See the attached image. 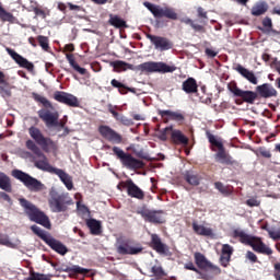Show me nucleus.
Masks as SVG:
<instances>
[{
	"mask_svg": "<svg viewBox=\"0 0 280 280\" xmlns=\"http://www.w3.org/2000/svg\"><path fill=\"white\" fill-rule=\"evenodd\" d=\"M28 135L33 140H27L25 142V147L27 150L33 152L35 156L40 159L35 161V167H37V170H42V172H48L49 174H55V172L58 168L49 164V160L47 159V155L43 153V151L44 152L56 151L58 150V144L55 141H52L51 138L45 137V133H43V130H40V128L36 126H31L28 128Z\"/></svg>",
	"mask_w": 280,
	"mask_h": 280,
	"instance_id": "nucleus-1",
	"label": "nucleus"
},
{
	"mask_svg": "<svg viewBox=\"0 0 280 280\" xmlns=\"http://www.w3.org/2000/svg\"><path fill=\"white\" fill-rule=\"evenodd\" d=\"M195 264L196 266L189 261L184 265L185 270H192V272H196L199 275L198 279L202 280H213V277H218V275H222V269L220 267L213 265L205 254L202 253H195ZM199 268V269H198Z\"/></svg>",
	"mask_w": 280,
	"mask_h": 280,
	"instance_id": "nucleus-2",
	"label": "nucleus"
},
{
	"mask_svg": "<svg viewBox=\"0 0 280 280\" xmlns=\"http://www.w3.org/2000/svg\"><path fill=\"white\" fill-rule=\"evenodd\" d=\"M206 137L210 143V150L212 152H217L214 154V160L217 163H222L224 165H240V162L233 160V156L226 152V148H224V142H222V138L215 137L210 131L206 132Z\"/></svg>",
	"mask_w": 280,
	"mask_h": 280,
	"instance_id": "nucleus-3",
	"label": "nucleus"
},
{
	"mask_svg": "<svg viewBox=\"0 0 280 280\" xmlns=\"http://www.w3.org/2000/svg\"><path fill=\"white\" fill-rule=\"evenodd\" d=\"M233 237L240 240L241 244L250 246L253 250L259 255H272V248L268 247V245L261 241V237L253 236L242 230H234Z\"/></svg>",
	"mask_w": 280,
	"mask_h": 280,
	"instance_id": "nucleus-4",
	"label": "nucleus"
},
{
	"mask_svg": "<svg viewBox=\"0 0 280 280\" xmlns=\"http://www.w3.org/2000/svg\"><path fill=\"white\" fill-rule=\"evenodd\" d=\"M19 202L21 207L24 208L26 215H28L32 222L40 224V226H44V229H51V221H49V217H47L45 212L37 209L34 203L25 198H20Z\"/></svg>",
	"mask_w": 280,
	"mask_h": 280,
	"instance_id": "nucleus-5",
	"label": "nucleus"
},
{
	"mask_svg": "<svg viewBox=\"0 0 280 280\" xmlns=\"http://www.w3.org/2000/svg\"><path fill=\"white\" fill-rule=\"evenodd\" d=\"M31 231L35 235H37V237H40L43 242H45V244H47V246L51 248V250H55V253H58V255L65 256L69 253V248L66 247V245L62 244V242L47 235V233L43 229H40L38 225H32Z\"/></svg>",
	"mask_w": 280,
	"mask_h": 280,
	"instance_id": "nucleus-6",
	"label": "nucleus"
},
{
	"mask_svg": "<svg viewBox=\"0 0 280 280\" xmlns=\"http://www.w3.org/2000/svg\"><path fill=\"white\" fill-rule=\"evenodd\" d=\"M112 152L114 156L120 161L121 165L127 167V170H143V167H145V163H143V161L137 160V158L132 156L130 153H126L119 147H113Z\"/></svg>",
	"mask_w": 280,
	"mask_h": 280,
	"instance_id": "nucleus-7",
	"label": "nucleus"
},
{
	"mask_svg": "<svg viewBox=\"0 0 280 280\" xmlns=\"http://www.w3.org/2000/svg\"><path fill=\"white\" fill-rule=\"evenodd\" d=\"M13 178H16V180H20V183H23L24 187L28 189V191H33L35 194H38V191H43L45 185L43 182L36 179L32 175L21 171V170H13L12 171Z\"/></svg>",
	"mask_w": 280,
	"mask_h": 280,
	"instance_id": "nucleus-8",
	"label": "nucleus"
},
{
	"mask_svg": "<svg viewBox=\"0 0 280 280\" xmlns=\"http://www.w3.org/2000/svg\"><path fill=\"white\" fill-rule=\"evenodd\" d=\"M142 73H174L176 66H170L163 61H147L136 67Z\"/></svg>",
	"mask_w": 280,
	"mask_h": 280,
	"instance_id": "nucleus-9",
	"label": "nucleus"
},
{
	"mask_svg": "<svg viewBox=\"0 0 280 280\" xmlns=\"http://www.w3.org/2000/svg\"><path fill=\"white\" fill-rule=\"evenodd\" d=\"M116 253L118 255H139V253H143V246L135 243L131 238L119 237L116 241Z\"/></svg>",
	"mask_w": 280,
	"mask_h": 280,
	"instance_id": "nucleus-10",
	"label": "nucleus"
},
{
	"mask_svg": "<svg viewBox=\"0 0 280 280\" xmlns=\"http://www.w3.org/2000/svg\"><path fill=\"white\" fill-rule=\"evenodd\" d=\"M48 205L52 213H62L67 211L69 205H73L69 195L55 192L50 195Z\"/></svg>",
	"mask_w": 280,
	"mask_h": 280,
	"instance_id": "nucleus-11",
	"label": "nucleus"
},
{
	"mask_svg": "<svg viewBox=\"0 0 280 280\" xmlns=\"http://www.w3.org/2000/svg\"><path fill=\"white\" fill-rule=\"evenodd\" d=\"M144 8H148L149 11L153 14L155 19H170L171 21H178V13H176V9L165 7L161 8L151 2H143Z\"/></svg>",
	"mask_w": 280,
	"mask_h": 280,
	"instance_id": "nucleus-12",
	"label": "nucleus"
},
{
	"mask_svg": "<svg viewBox=\"0 0 280 280\" xmlns=\"http://www.w3.org/2000/svg\"><path fill=\"white\" fill-rule=\"evenodd\" d=\"M39 119L44 121L46 128H65L66 122L60 119L58 112H51L49 109H39L37 112Z\"/></svg>",
	"mask_w": 280,
	"mask_h": 280,
	"instance_id": "nucleus-13",
	"label": "nucleus"
},
{
	"mask_svg": "<svg viewBox=\"0 0 280 280\" xmlns=\"http://www.w3.org/2000/svg\"><path fill=\"white\" fill-rule=\"evenodd\" d=\"M138 215L149 222L150 224H165V211L163 210H150L148 207L143 206L137 210Z\"/></svg>",
	"mask_w": 280,
	"mask_h": 280,
	"instance_id": "nucleus-14",
	"label": "nucleus"
},
{
	"mask_svg": "<svg viewBox=\"0 0 280 280\" xmlns=\"http://www.w3.org/2000/svg\"><path fill=\"white\" fill-rule=\"evenodd\" d=\"M228 89L232 92L234 97H241L242 102H245V104H255V101L259 98L257 90L255 92L249 90L244 91L237 86V83H230Z\"/></svg>",
	"mask_w": 280,
	"mask_h": 280,
	"instance_id": "nucleus-15",
	"label": "nucleus"
},
{
	"mask_svg": "<svg viewBox=\"0 0 280 280\" xmlns=\"http://www.w3.org/2000/svg\"><path fill=\"white\" fill-rule=\"evenodd\" d=\"M98 132L103 139H106V141H109L110 143H124V137H121V135H119L109 126L101 125L98 127Z\"/></svg>",
	"mask_w": 280,
	"mask_h": 280,
	"instance_id": "nucleus-16",
	"label": "nucleus"
},
{
	"mask_svg": "<svg viewBox=\"0 0 280 280\" xmlns=\"http://www.w3.org/2000/svg\"><path fill=\"white\" fill-rule=\"evenodd\" d=\"M124 189H127V194L130 198H136L137 200H144L145 192L135 184L132 179H127L126 182L120 183Z\"/></svg>",
	"mask_w": 280,
	"mask_h": 280,
	"instance_id": "nucleus-17",
	"label": "nucleus"
},
{
	"mask_svg": "<svg viewBox=\"0 0 280 280\" xmlns=\"http://www.w3.org/2000/svg\"><path fill=\"white\" fill-rule=\"evenodd\" d=\"M7 54L21 67L22 69H27L31 73L34 71V63L23 56H21L19 52H16L14 49L7 47L5 48Z\"/></svg>",
	"mask_w": 280,
	"mask_h": 280,
	"instance_id": "nucleus-18",
	"label": "nucleus"
},
{
	"mask_svg": "<svg viewBox=\"0 0 280 280\" xmlns=\"http://www.w3.org/2000/svg\"><path fill=\"white\" fill-rule=\"evenodd\" d=\"M147 38L154 45L155 49H160V51H167L174 47L172 40L166 37L147 34Z\"/></svg>",
	"mask_w": 280,
	"mask_h": 280,
	"instance_id": "nucleus-19",
	"label": "nucleus"
},
{
	"mask_svg": "<svg viewBox=\"0 0 280 280\" xmlns=\"http://www.w3.org/2000/svg\"><path fill=\"white\" fill-rule=\"evenodd\" d=\"M256 93L259 100H270L279 95V92H277V89H275V86H272V84L270 83H262L260 85H257Z\"/></svg>",
	"mask_w": 280,
	"mask_h": 280,
	"instance_id": "nucleus-20",
	"label": "nucleus"
},
{
	"mask_svg": "<svg viewBox=\"0 0 280 280\" xmlns=\"http://www.w3.org/2000/svg\"><path fill=\"white\" fill-rule=\"evenodd\" d=\"M150 235H151V242H150L151 248L155 250V253H158L159 255H167V253H170V246L163 243L159 234H150Z\"/></svg>",
	"mask_w": 280,
	"mask_h": 280,
	"instance_id": "nucleus-21",
	"label": "nucleus"
},
{
	"mask_svg": "<svg viewBox=\"0 0 280 280\" xmlns=\"http://www.w3.org/2000/svg\"><path fill=\"white\" fill-rule=\"evenodd\" d=\"M234 69L237 71V73H240V75H242V78L247 80L249 84H254L255 86L259 84V79H257V75H255V72H253V70H248L240 63Z\"/></svg>",
	"mask_w": 280,
	"mask_h": 280,
	"instance_id": "nucleus-22",
	"label": "nucleus"
},
{
	"mask_svg": "<svg viewBox=\"0 0 280 280\" xmlns=\"http://www.w3.org/2000/svg\"><path fill=\"white\" fill-rule=\"evenodd\" d=\"M0 95L1 97H12V84L3 71H0Z\"/></svg>",
	"mask_w": 280,
	"mask_h": 280,
	"instance_id": "nucleus-23",
	"label": "nucleus"
},
{
	"mask_svg": "<svg viewBox=\"0 0 280 280\" xmlns=\"http://www.w3.org/2000/svg\"><path fill=\"white\" fill-rule=\"evenodd\" d=\"M171 141L175 145H189V138L183 133V131L178 129H173L171 133Z\"/></svg>",
	"mask_w": 280,
	"mask_h": 280,
	"instance_id": "nucleus-24",
	"label": "nucleus"
},
{
	"mask_svg": "<svg viewBox=\"0 0 280 280\" xmlns=\"http://www.w3.org/2000/svg\"><path fill=\"white\" fill-rule=\"evenodd\" d=\"M231 255H233V246L223 244L220 257V264L223 266V268H226L231 262Z\"/></svg>",
	"mask_w": 280,
	"mask_h": 280,
	"instance_id": "nucleus-25",
	"label": "nucleus"
},
{
	"mask_svg": "<svg viewBox=\"0 0 280 280\" xmlns=\"http://www.w3.org/2000/svg\"><path fill=\"white\" fill-rule=\"evenodd\" d=\"M57 270L59 272H69V277H73V275H89V269L82 268L78 265H73L72 267L63 265L59 267Z\"/></svg>",
	"mask_w": 280,
	"mask_h": 280,
	"instance_id": "nucleus-26",
	"label": "nucleus"
},
{
	"mask_svg": "<svg viewBox=\"0 0 280 280\" xmlns=\"http://www.w3.org/2000/svg\"><path fill=\"white\" fill-rule=\"evenodd\" d=\"M182 90L184 93L191 95L194 93H198V82L194 78H188L182 84Z\"/></svg>",
	"mask_w": 280,
	"mask_h": 280,
	"instance_id": "nucleus-27",
	"label": "nucleus"
},
{
	"mask_svg": "<svg viewBox=\"0 0 280 280\" xmlns=\"http://www.w3.org/2000/svg\"><path fill=\"white\" fill-rule=\"evenodd\" d=\"M110 84L113 89H118V93H120V95H128V93H137V89L128 88L126 84L119 82V80L117 79H113L110 81Z\"/></svg>",
	"mask_w": 280,
	"mask_h": 280,
	"instance_id": "nucleus-28",
	"label": "nucleus"
},
{
	"mask_svg": "<svg viewBox=\"0 0 280 280\" xmlns=\"http://www.w3.org/2000/svg\"><path fill=\"white\" fill-rule=\"evenodd\" d=\"M52 174H56V176L60 178V180L63 183V185H66L69 191L73 189V179L69 174L65 173V171H62L61 168H57Z\"/></svg>",
	"mask_w": 280,
	"mask_h": 280,
	"instance_id": "nucleus-29",
	"label": "nucleus"
},
{
	"mask_svg": "<svg viewBox=\"0 0 280 280\" xmlns=\"http://www.w3.org/2000/svg\"><path fill=\"white\" fill-rule=\"evenodd\" d=\"M158 115H160V117H168V119H171V121H185V116L178 112H172L170 109L163 110L160 109L158 112Z\"/></svg>",
	"mask_w": 280,
	"mask_h": 280,
	"instance_id": "nucleus-30",
	"label": "nucleus"
},
{
	"mask_svg": "<svg viewBox=\"0 0 280 280\" xmlns=\"http://www.w3.org/2000/svg\"><path fill=\"white\" fill-rule=\"evenodd\" d=\"M184 179L188 185H191L192 187H198L200 185L201 177L198 173L194 171H186L184 174Z\"/></svg>",
	"mask_w": 280,
	"mask_h": 280,
	"instance_id": "nucleus-31",
	"label": "nucleus"
},
{
	"mask_svg": "<svg viewBox=\"0 0 280 280\" xmlns=\"http://www.w3.org/2000/svg\"><path fill=\"white\" fill-rule=\"evenodd\" d=\"M192 231L196 235H201L203 237H211L213 235V230L205 225L198 224V222H192Z\"/></svg>",
	"mask_w": 280,
	"mask_h": 280,
	"instance_id": "nucleus-32",
	"label": "nucleus"
},
{
	"mask_svg": "<svg viewBox=\"0 0 280 280\" xmlns=\"http://www.w3.org/2000/svg\"><path fill=\"white\" fill-rule=\"evenodd\" d=\"M267 12H268V3H266L265 1L255 3L250 10L252 16H261Z\"/></svg>",
	"mask_w": 280,
	"mask_h": 280,
	"instance_id": "nucleus-33",
	"label": "nucleus"
},
{
	"mask_svg": "<svg viewBox=\"0 0 280 280\" xmlns=\"http://www.w3.org/2000/svg\"><path fill=\"white\" fill-rule=\"evenodd\" d=\"M0 189L7 191L8 194H12V179L5 173L0 171Z\"/></svg>",
	"mask_w": 280,
	"mask_h": 280,
	"instance_id": "nucleus-34",
	"label": "nucleus"
},
{
	"mask_svg": "<svg viewBox=\"0 0 280 280\" xmlns=\"http://www.w3.org/2000/svg\"><path fill=\"white\" fill-rule=\"evenodd\" d=\"M88 229L92 235H101L102 233V223L95 219H88L85 221Z\"/></svg>",
	"mask_w": 280,
	"mask_h": 280,
	"instance_id": "nucleus-35",
	"label": "nucleus"
},
{
	"mask_svg": "<svg viewBox=\"0 0 280 280\" xmlns=\"http://www.w3.org/2000/svg\"><path fill=\"white\" fill-rule=\"evenodd\" d=\"M66 58H67L70 67H72V69H74V71L80 73V75H86V68H82V67H80V65H78V62H75V57H73V54H67Z\"/></svg>",
	"mask_w": 280,
	"mask_h": 280,
	"instance_id": "nucleus-36",
	"label": "nucleus"
},
{
	"mask_svg": "<svg viewBox=\"0 0 280 280\" xmlns=\"http://www.w3.org/2000/svg\"><path fill=\"white\" fill-rule=\"evenodd\" d=\"M180 23H185V25H190V27L195 32H200L201 34H205V32H207V30L205 28V25L196 24V22H194V20H191L189 18H183L180 20Z\"/></svg>",
	"mask_w": 280,
	"mask_h": 280,
	"instance_id": "nucleus-37",
	"label": "nucleus"
},
{
	"mask_svg": "<svg viewBox=\"0 0 280 280\" xmlns=\"http://www.w3.org/2000/svg\"><path fill=\"white\" fill-rule=\"evenodd\" d=\"M109 25H113V27H116L117 30L128 27L124 19L113 14L109 15Z\"/></svg>",
	"mask_w": 280,
	"mask_h": 280,
	"instance_id": "nucleus-38",
	"label": "nucleus"
},
{
	"mask_svg": "<svg viewBox=\"0 0 280 280\" xmlns=\"http://www.w3.org/2000/svg\"><path fill=\"white\" fill-rule=\"evenodd\" d=\"M110 67H113L116 71H128V69H135L132 65L122 60L113 61L110 63Z\"/></svg>",
	"mask_w": 280,
	"mask_h": 280,
	"instance_id": "nucleus-39",
	"label": "nucleus"
},
{
	"mask_svg": "<svg viewBox=\"0 0 280 280\" xmlns=\"http://www.w3.org/2000/svg\"><path fill=\"white\" fill-rule=\"evenodd\" d=\"M32 97L35 102L42 104L44 106V108H54V105L51 104V102L49 100H47V97L42 96L40 94L33 92Z\"/></svg>",
	"mask_w": 280,
	"mask_h": 280,
	"instance_id": "nucleus-40",
	"label": "nucleus"
},
{
	"mask_svg": "<svg viewBox=\"0 0 280 280\" xmlns=\"http://www.w3.org/2000/svg\"><path fill=\"white\" fill-rule=\"evenodd\" d=\"M0 21L12 23L14 21V15L8 12L3 5L0 3Z\"/></svg>",
	"mask_w": 280,
	"mask_h": 280,
	"instance_id": "nucleus-41",
	"label": "nucleus"
},
{
	"mask_svg": "<svg viewBox=\"0 0 280 280\" xmlns=\"http://www.w3.org/2000/svg\"><path fill=\"white\" fill-rule=\"evenodd\" d=\"M66 106H70L71 108H78L80 106V101L73 95L69 94L66 96V101L63 103Z\"/></svg>",
	"mask_w": 280,
	"mask_h": 280,
	"instance_id": "nucleus-42",
	"label": "nucleus"
},
{
	"mask_svg": "<svg viewBox=\"0 0 280 280\" xmlns=\"http://www.w3.org/2000/svg\"><path fill=\"white\" fill-rule=\"evenodd\" d=\"M197 18L200 19L199 23H201V25H207V21H209V15L202 7L197 8Z\"/></svg>",
	"mask_w": 280,
	"mask_h": 280,
	"instance_id": "nucleus-43",
	"label": "nucleus"
},
{
	"mask_svg": "<svg viewBox=\"0 0 280 280\" xmlns=\"http://www.w3.org/2000/svg\"><path fill=\"white\" fill-rule=\"evenodd\" d=\"M151 272L156 279H163V277H165V270H163L161 266H153Z\"/></svg>",
	"mask_w": 280,
	"mask_h": 280,
	"instance_id": "nucleus-44",
	"label": "nucleus"
},
{
	"mask_svg": "<svg viewBox=\"0 0 280 280\" xmlns=\"http://www.w3.org/2000/svg\"><path fill=\"white\" fill-rule=\"evenodd\" d=\"M214 187L223 196H231V189H229V187L224 186V184H222L221 182H215Z\"/></svg>",
	"mask_w": 280,
	"mask_h": 280,
	"instance_id": "nucleus-45",
	"label": "nucleus"
},
{
	"mask_svg": "<svg viewBox=\"0 0 280 280\" xmlns=\"http://www.w3.org/2000/svg\"><path fill=\"white\" fill-rule=\"evenodd\" d=\"M38 45L44 49V51H49V38L39 35L37 36Z\"/></svg>",
	"mask_w": 280,
	"mask_h": 280,
	"instance_id": "nucleus-46",
	"label": "nucleus"
},
{
	"mask_svg": "<svg viewBox=\"0 0 280 280\" xmlns=\"http://www.w3.org/2000/svg\"><path fill=\"white\" fill-rule=\"evenodd\" d=\"M68 95H69V93H67V92L56 91L54 93V100L56 102H59V104H65Z\"/></svg>",
	"mask_w": 280,
	"mask_h": 280,
	"instance_id": "nucleus-47",
	"label": "nucleus"
},
{
	"mask_svg": "<svg viewBox=\"0 0 280 280\" xmlns=\"http://www.w3.org/2000/svg\"><path fill=\"white\" fill-rule=\"evenodd\" d=\"M0 246L14 248V243L10 241V236H8L7 234H0Z\"/></svg>",
	"mask_w": 280,
	"mask_h": 280,
	"instance_id": "nucleus-48",
	"label": "nucleus"
},
{
	"mask_svg": "<svg viewBox=\"0 0 280 280\" xmlns=\"http://www.w3.org/2000/svg\"><path fill=\"white\" fill-rule=\"evenodd\" d=\"M257 156H262L264 159H272V153L266 147H260L256 151Z\"/></svg>",
	"mask_w": 280,
	"mask_h": 280,
	"instance_id": "nucleus-49",
	"label": "nucleus"
},
{
	"mask_svg": "<svg viewBox=\"0 0 280 280\" xmlns=\"http://www.w3.org/2000/svg\"><path fill=\"white\" fill-rule=\"evenodd\" d=\"M24 280H49V278L47 277V275L31 271V276Z\"/></svg>",
	"mask_w": 280,
	"mask_h": 280,
	"instance_id": "nucleus-50",
	"label": "nucleus"
},
{
	"mask_svg": "<svg viewBox=\"0 0 280 280\" xmlns=\"http://www.w3.org/2000/svg\"><path fill=\"white\" fill-rule=\"evenodd\" d=\"M108 113H110V115H113L114 119H116V121H119L121 119V117L124 116V114H119L117 112V106H113V105H108Z\"/></svg>",
	"mask_w": 280,
	"mask_h": 280,
	"instance_id": "nucleus-51",
	"label": "nucleus"
},
{
	"mask_svg": "<svg viewBox=\"0 0 280 280\" xmlns=\"http://www.w3.org/2000/svg\"><path fill=\"white\" fill-rule=\"evenodd\" d=\"M173 129L174 128L171 126L160 130V133H159L160 141H167V132H170V130H173Z\"/></svg>",
	"mask_w": 280,
	"mask_h": 280,
	"instance_id": "nucleus-52",
	"label": "nucleus"
},
{
	"mask_svg": "<svg viewBox=\"0 0 280 280\" xmlns=\"http://www.w3.org/2000/svg\"><path fill=\"white\" fill-rule=\"evenodd\" d=\"M245 203L247 205V207H259V205H261V201L253 197L247 199Z\"/></svg>",
	"mask_w": 280,
	"mask_h": 280,
	"instance_id": "nucleus-53",
	"label": "nucleus"
},
{
	"mask_svg": "<svg viewBox=\"0 0 280 280\" xmlns=\"http://www.w3.org/2000/svg\"><path fill=\"white\" fill-rule=\"evenodd\" d=\"M119 124H121L122 126H135V121H132V119L126 117L122 115V117L118 120Z\"/></svg>",
	"mask_w": 280,
	"mask_h": 280,
	"instance_id": "nucleus-54",
	"label": "nucleus"
},
{
	"mask_svg": "<svg viewBox=\"0 0 280 280\" xmlns=\"http://www.w3.org/2000/svg\"><path fill=\"white\" fill-rule=\"evenodd\" d=\"M33 11H34V14H35L36 16H40L42 19H47V12H45V10H43V9H40V8H38V7H35V8L33 9Z\"/></svg>",
	"mask_w": 280,
	"mask_h": 280,
	"instance_id": "nucleus-55",
	"label": "nucleus"
},
{
	"mask_svg": "<svg viewBox=\"0 0 280 280\" xmlns=\"http://www.w3.org/2000/svg\"><path fill=\"white\" fill-rule=\"evenodd\" d=\"M262 25H264V27L267 28V32H271V31H272V19H270V18H265V19L262 20Z\"/></svg>",
	"mask_w": 280,
	"mask_h": 280,
	"instance_id": "nucleus-56",
	"label": "nucleus"
},
{
	"mask_svg": "<svg viewBox=\"0 0 280 280\" xmlns=\"http://www.w3.org/2000/svg\"><path fill=\"white\" fill-rule=\"evenodd\" d=\"M77 209H78V211H80L83 214L91 213V211L89 210V207L82 205V202H80V201H77Z\"/></svg>",
	"mask_w": 280,
	"mask_h": 280,
	"instance_id": "nucleus-57",
	"label": "nucleus"
},
{
	"mask_svg": "<svg viewBox=\"0 0 280 280\" xmlns=\"http://www.w3.org/2000/svg\"><path fill=\"white\" fill-rule=\"evenodd\" d=\"M246 258L249 259V261H252V264H257L258 259H257V255H255V253L248 250L246 253Z\"/></svg>",
	"mask_w": 280,
	"mask_h": 280,
	"instance_id": "nucleus-58",
	"label": "nucleus"
},
{
	"mask_svg": "<svg viewBox=\"0 0 280 280\" xmlns=\"http://www.w3.org/2000/svg\"><path fill=\"white\" fill-rule=\"evenodd\" d=\"M0 198L5 202H9V205H12V198L7 192L0 191Z\"/></svg>",
	"mask_w": 280,
	"mask_h": 280,
	"instance_id": "nucleus-59",
	"label": "nucleus"
},
{
	"mask_svg": "<svg viewBox=\"0 0 280 280\" xmlns=\"http://www.w3.org/2000/svg\"><path fill=\"white\" fill-rule=\"evenodd\" d=\"M269 236L271 237V240H275L277 242V240H280V232H272V231H268Z\"/></svg>",
	"mask_w": 280,
	"mask_h": 280,
	"instance_id": "nucleus-60",
	"label": "nucleus"
},
{
	"mask_svg": "<svg viewBox=\"0 0 280 280\" xmlns=\"http://www.w3.org/2000/svg\"><path fill=\"white\" fill-rule=\"evenodd\" d=\"M92 3H95L96 5H106V3H110V0H90Z\"/></svg>",
	"mask_w": 280,
	"mask_h": 280,
	"instance_id": "nucleus-61",
	"label": "nucleus"
},
{
	"mask_svg": "<svg viewBox=\"0 0 280 280\" xmlns=\"http://www.w3.org/2000/svg\"><path fill=\"white\" fill-rule=\"evenodd\" d=\"M206 54L207 56H209L210 58H215V56H218V52H215L213 49L211 48H207L206 49Z\"/></svg>",
	"mask_w": 280,
	"mask_h": 280,
	"instance_id": "nucleus-62",
	"label": "nucleus"
},
{
	"mask_svg": "<svg viewBox=\"0 0 280 280\" xmlns=\"http://www.w3.org/2000/svg\"><path fill=\"white\" fill-rule=\"evenodd\" d=\"M65 50L69 52L75 51V46L73 44H68L65 46Z\"/></svg>",
	"mask_w": 280,
	"mask_h": 280,
	"instance_id": "nucleus-63",
	"label": "nucleus"
},
{
	"mask_svg": "<svg viewBox=\"0 0 280 280\" xmlns=\"http://www.w3.org/2000/svg\"><path fill=\"white\" fill-rule=\"evenodd\" d=\"M68 5H69L70 10H78V11L82 10V8L80 5L73 4L71 2H69Z\"/></svg>",
	"mask_w": 280,
	"mask_h": 280,
	"instance_id": "nucleus-64",
	"label": "nucleus"
}]
</instances>
